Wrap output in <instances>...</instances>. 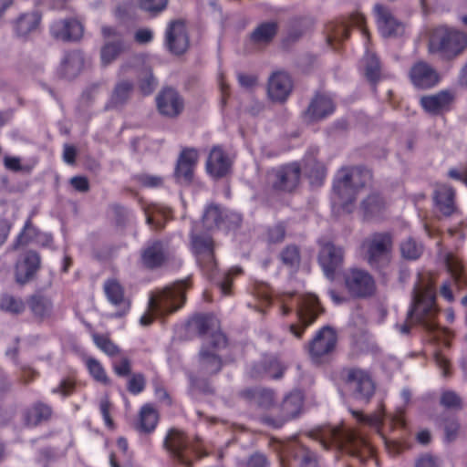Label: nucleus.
I'll return each instance as SVG.
<instances>
[{
	"label": "nucleus",
	"instance_id": "nucleus-1",
	"mask_svg": "<svg viewBox=\"0 0 467 467\" xmlns=\"http://www.w3.org/2000/svg\"><path fill=\"white\" fill-rule=\"evenodd\" d=\"M191 287V279L188 277L151 293L148 303L149 313L140 317V325L150 326L154 317H164L179 310L185 304L186 292Z\"/></svg>",
	"mask_w": 467,
	"mask_h": 467
},
{
	"label": "nucleus",
	"instance_id": "nucleus-2",
	"mask_svg": "<svg viewBox=\"0 0 467 467\" xmlns=\"http://www.w3.org/2000/svg\"><path fill=\"white\" fill-rule=\"evenodd\" d=\"M371 170L363 166L345 167L337 172L333 191L342 202V208L351 213L357 192L372 181Z\"/></svg>",
	"mask_w": 467,
	"mask_h": 467
},
{
	"label": "nucleus",
	"instance_id": "nucleus-3",
	"mask_svg": "<svg viewBox=\"0 0 467 467\" xmlns=\"http://www.w3.org/2000/svg\"><path fill=\"white\" fill-rule=\"evenodd\" d=\"M438 309L434 294L427 288H420L417 283L412 290L411 306L408 311L407 322L421 325L428 332L439 329L435 317Z\"/></svg>",
	"mask_w": 467,
	"mask_h": 467
},
{
	"label": "nucleus",
	"instance_id": "nucleus-4",
	"mask_svg": "<svg viewBox=\"0 0 467 467\" xmlns=\"http://www.w3.org/2000/svg\"><path fill=\"white\" fill-rule=\"evenodd\" d=\"M467 48V33L447 26L436 27L430 37L429 51L451 60Z\"/></svg>",
	"mask_w": 467,
	"mask_h": 467
},
{
	"label": "nucleus",
	"instance_id": "nucleus-5",
	"mask_svg": "<svg viewBox=\"0 0 467 467\" xmlns=\"http://www.w3.org/2000/svg\"><path fill=\"white\" fill-rule=\"evenodd\" d=\"M362 247L365 249L367 264L379 272L386 269L392 258L393 236L389 232H378L367 238Z\"/></svg>",
	"mask_w": 467,
	"mask_h": 467
},
{
	"label": "nucleus",
	"instance_id": "nucleus-6",
	"mask_svg": "<svg viewBox=\"0 0 467 467\" xmlns=\"http://www.w3.org/2000/svg\"><path fill=\"white\" fill-rule=\"evenodd\" d=\"M199 441L197 439L196 443L192 442L182 431L172 428L169 430L164 439L163 447L173 461L185 467H192L193 454L198 459L205 455L201 451Z\"/></svg>",
	"mask_w": 467,
	"mask_h": 467
},
{
	"label": "nucleus",
	"instance_id": "nucleus-7",
	"mask_svg": "<svg viewBox=\"0 0 467 467\" xmlns=\"http://www.w3.org/2000/svg\"><path fill=\"white\" fill-rule=\"evenodd\" d=\"M300 177L301 167L297 162L272 168L265 175V192L273 194L291 193L299 185Z\"/></svg>",
	"mask_w": 467,
	"mask_h": 467
},
{
	"label": "nucleus",
	"instance_id": "nucleus-8",
	"mask_svg": "<svg viewBox=\"0 0 467 467\" xmlns=\"http://www.w3.org/2000/svg\"><path fill=\"white\" fill-rule=\"evenodd\" d=\"M342 280L344 288L351 299H369L377 294L376 280L366 269L350 267L342 274Z\"/></svg>",
	"mask_w": 467,
	"mask_h": 467
},
{
	"label": "nucleus",
	"instance_id": "nucleus-9",
	"mask_svg": "<svg viewBox=\"0 0 467 467\" xmlns=\"http://www.w3.org/2000/svg\"><path fill=\"white\" fill-rule=\"evenodd\" d=\"M342 377L355 400L365 403L370 401L375 394L376 385L367 370L358 368H345Z\"/></svg>",
	"mask_w": 467,
	"mask_h": 467
},
{
	"label": "nucleus",
	"instance_id": "nucleus-10",
	"mask_svg": "<svg viewBox=\"0 0 467 467\" xmlns=\"http://www.w3.org/2000/svg\"><path fill=\"white\" fill-rule=\"evenodd\" d=\"M365 18L359 13L351 14L348 16H342L327 25V41L334 49L349 36L350 26H356L361 28L364 36L368 37V32L364 26Z\"/></svg>",
	"mask_w": 467,
	"mask_h": 467
},
{
	"label": "nucleus",
	"instance_id": "nucleus-11",
	"mask_svg": "<svg viewBox=\"0 0 467 467\" xmlns=\"http://www.w3.org/2000/svg\"><path fill=\"white\" fill-rule=\"evenodd\" d=\"M101 36L104 44L100 49V59L101 64L105 67L130 49V44L125 38V34L115 26H103Z\"/></svg>",
	"mask_w": 467,
	"mask_h": 467
},
{
	"label": "nucleus",
	"instance_id": "nucleus-12",
	"mask_svg": "<svg viewBox=\"0 0 467 467\" xmlns=\"http://www.w3.org/2000/svg\"><path fill=\"white\" fill-rule=\"evenodd\" d=\"M337 335L334 328L325 326L306 345L307 353L314 363L323 362L337 347Z\"/></svg>",
	"mask_w": 467,
	"mask_h": 467
},
{
	"label": "nucleus",
	"instance_id": "nucleus-13",
	"mask_svg": "<svg viewBox=\"0 0 467 467\" xmlns=\"http://www.w3.org/2000/svg\"><path fill=\"white\" fill-rule=\"evenodd\" d=\"M303 396L299 391L289 393L283 400L280 406V413L276 418L272 416H262L260 420L265 425L278 429L285 422L298 417L303 408Z\"/></svg>",
	"mask_w": 467,
	"mask_h": 467
},
{
	"label": "nucleus",
	"instance_id": "nucleus-14",
	"mask_svg": "<svg viewBox=\"0 0 467 467\" xmlns=\"http://www.w3.org/2000/svg\"><path fill=\"white\" fill-rule=\"evenodd\" d=\"M172 258L167 243L161 240L147 242L140 251V263L149 270H155L164 266Z\"/></svg>",
	"mask_w": 467,
	"mask_h": 467
},
{
	"label": "nucleus",
	"instance_id": "nucleus-15",
	"mask_svg": "<svg viewBox=\"0 0 467 467\" xmlns=\"http://www.w3.org/2000/svg\"><path fill=\"white\" fill-rule=\"evenodd\" d=\"M42 266V258L38 252L26 250L15 265V280L20 285H25L35 280Z\"/></svg>",
	"mask_w": 467,
	"mask_h": 467
},
{
	"label": "nucleus",
	"instance_id": "nucleus-16",
	"mask_svg": "<svg viewBox=\"0 0 467 467\" xmlns=\"http://www.w3.org/2000/svg\"><path fill=\"white\" fill-rule=\"evenodd\" d=\"M345 251L332 242L322 244L318 253V263L329 280H334L337 271L343 266Z\"/></svg>",
	"mask_w": 467,
	"mask_h": 467
},
{
	"label": "nucleus",
	"instance_id": "nucleus-17",
	"mask_svg": "<svg viewBox=\"0 0 467 467\" xmlns=\"http://www.w3.org/2000/svg\"><path fill=\"white\" fill-rule=\"evenodd\" d=\"M319 300L315 296H310L304 301L297 311L299 323L289 326L290 332L297 338H301L305 329L313 324L317 317L323 313Z\"/></svg>",
	"mask_w": 467,
	"mask_h": 467
},
{
	"label": "nucleus",
	"instance_id": "nucleus-18",
	"mask_svg": "<svg viewBox=\"0 0 467 467\" xmlns=\"http://www.w3.org/2000/svg\"><path fill=\"white\" fill-rule=\"evenodd\" d=\"M373 9L378 29L383 37H398L403 35L405 25L393 16L388 6L376 4Z\"/></svg>",
	"mask_w": 467,
	"mask_h": 467
},
{
	"label": "nucleus",
	"instance_id": "nucleus-19",
	"mask_svg": "<svg viewBox=\"0 0 467 467\" xmlns=\"http://www.w3.org/2000/svg\"><path fill=\"white\" fill-rule=\"evenodd\" d=\"M159 113L166 118L175 119L184 109V99L173 88H163L156 97Z\"/></svg>",
	"mask_w": 467,
	"mask_h": 467
},
{
	"label": "nucleus",
	"instance_id": "nucleus-20",
	"mask_svg": "<svg viewBox=\"0 0 467 467\" xmlns=\"http://www.w3.org/2000/svg\"><path fill=\"white\" fill-rule=\"evenodd\" d=\"M191 243L201 266L207 272H213L216 266L213 238L208 234H192Z\"/></svg>",
	"mask_w": 467,
	"mask_h": 467
},
{
	"label": "nucleus",
	"instance_id": "nucleus-21",
	"mask_svg": "<svg viewBox=\"0 0 467 467\" xmlns=\"http://www.w3.org/2000/svg\"><path fill=\"white\" fill-rule=\"evenodd\" d=\"M336 106L331 98L317 93L303 111L302 118L306 123H315L327 118L335 111Z\"/></svg>",
	"mask_w": 467,
	"mask_h": 467
},
{
	"label": "nucleus",
	"instance_id": "nucleus-22",
	"mask_svg": "<svg viewBox=\"0 0 467 467\" xmlns=\"http://www.w3.org/2000/svg\"><path fill=\"white\" fill-rule=\"evenodd\" d=\"M198 158V151L193 148H185L181 151L174 170V178L178 183L190 185L192 182Z\"/></svg>",
	"mask_w": 467,
	"mask_h": 467
},
{
	"label": "nucleus",
	"instance_id": "nucleus-23",
	"mask_svg": "<svg viewBox=\"0 0 467 467\" xmlns=\"http://www.w3.org/2000/svg\"><path fill=\"white\" fill-rule=\"evenodd\" d=\"M233 161L220 145L213 146L208 155L205 168L207 173L215 180H220L231 173Z\"/></svg>",
	"mask_w": 467,
	"mask_h": 467
},
{
	"label": "nucleus",
	"instance_id": "nucleus-24",
	"mask_svg": "<svg viewBox=\"0 0 467 467\" xmlns=\"http://www.w3.org/2000/svg\"><path fill=\"white\" fill-rule=\"evenodd\" d=\"M165 46L174 55H182L189 47V37L184 23L174 20L169 23L165 33Z\"/></svg>",
	"mask_w": 467,
	"mask_h": 467
},
{
	"label": "nucleus",
	"instance_id": "nucleus-25",
	"mask_svg": "<svg viewBox=\"0 0 467 467\" xmlns=\"http://www.w3.org/2000/svg\"><path fill=\"white\" fill-rule=\"evenodd\" d=\"M432 199L435 208L446 217L451 216L458 211L456 191L448 183L436 182Z\"/></svg>",
	"mask_w": 467,
	"mask_h": 467
},
{
	"label": "nucleus",
	"instance_id": "nucleus-26",
	"mask_svg": "<svg viewBox=\"0 0 467 467\" xmlns=\"http://www.w3.org/2000/svg\"><path fill=\"white\" fill-rule=\"evenodd\" d=\"M292 90L293 80L287 72L277 70L271 74L267 82V93L273 101L285 102Z\"/></svg>",
	"mask_w": 467,
	"mask_h": 467
},
{
	"label": "nucleus",
	"instance_id": "nucleus-27",
	"mask_svg": "<svg viewBox=\"0 0 467 467\" xmlns=\"http://www.w3.org/2000/svg\"><path fill=\"white\" fill-rule=\"evenodd\" d=\"M103 291L108 301L115 306H119V310L112 314L111 317L120 318L126 316L130 309V300L125 296V290L121 284L115 278L105 281Z\"/></svg>",
	"mask_w": 467,
	"mask_h": 467
},
{
	"label": "nucleus",
	"instance_id": "nucleus-28",
	"mask_svg": "<svg viewBox=\"0 0 467 467\" xmlns=\"http://www.w3.org/2000/svg\"><path fill=\"white\" fill-rule=\"evenodd\" d=\"M410 78L411 83L420 89L431 88L441 79L437 70L425 61H418L411 67Z\"/></svg>",
	"mask_w": 467,
	"mask_h": 467
},
{
	"label": "nucleus",
	"instance_id": "nucleus-29",
	"mask_svg": "<svg viewBox=\"0 0 467 467\" xmlns=\"http://www.w3.org/2000/svg\"><path fill=\"white\" fill-rule=\"evenodd\" d=\"M52 416L53 408L41 400L33 402L22 411V420L26 428H36L48 422Z\"/></svg>",
	"mask_w": 467,
	"mask_h": 467
},
{
	"label": "nucleus",
	"instance_id": "nucleus-30",
	"mask_svg": "<svg viewBox=\"0 0 467 467\" xmlns=\"http://www.w3.org/2000/svg\"><path fill=\"white\" fill-rule=\"evenodd\" d=\"M286 367L273 355L265 356L261 360L255 362L250 368V376L259 379L265 375L271 379H279L283 378Z\"/></svg>",
	"mask_w": 467,
	"mask_h": 467
},
{
	"label": "nucleus",
	"instance_id": "nucleus-31",
	"mask_svg": "<svg viewBox=\"0 0 467 467\" xmlns=\"http://www.w3.org/2000/svg\"><path fill=\"white\" fill-rule=\"evenodd\" d=\"M453 95L448 90H441L432 95L422 96L420 104L429 114L438 116L451 109Z\"/></svg>",
	"mask_w": 467,
	"mask_h": 467
},
{
	"label": "nucleus",
	"instance_id": "nucleus-32",
	"mask_svg": "<svg viewBox=\"0 0 467 467\" xmlns=\"http://www.w3.org/2000/svg\"><path fill=\"white\" fill-rule=\"evenodd\" d=\"M50 33L57 40L76 41L82 36L83 26L76 19L57 20L51 25Z\"/></svg>",
	"mask_w": 467,
	"mask_h": 467
},
{
	"label": "nucleus",
	"instance_id": "nucleus-33",
	"mask_svg": "<svg viewBox=\"0 0 467 467\" xmlns=\"http://www.w3.org/2000/svg\"><path fill=\"white\" fill-rule=\"evenodd\" d=\"M134 84L130 80H120L114 86L110 97L105 106L106 109H119L123 108L131 99Z\"/></svg>",
	"mask_w": 467,
	"mask_h": 467
},
{
	"label": "nucleus",
	"instance_id": "nucleus-34",
	"mask_svg": "<svg viewBox=\"0 0 467 467\" xmlns=\"http://www.w3.org/2000/svg\"><path fill=\"white\" fill-rule=\"evenodd\" d=\"M240 397L254 402L264 410H269L275 404V394L273 389L265 388H247L240 391Z\"/></svg>",
	"mask_w": 467,
	"mask_h": 467
},
{
	"label": "nucleus",
	"instance_id": "nucleus-35",
	"mask_svg": "<svg viewBox=\"0 0 467 467\" xmlns=\"http://www.w3.org/2000/svg\"><path fill=\"white\" fill-rule=\"evenodd\" d=\"M291 456L296 467H326L320 456L302 443H296L291 449Z\"/></svg>",
	"mask_w": 467,
	"mask_h": 467
},
{
	"label": "nucleus",
	"instance_id": "nucleus-36",
	"mask_svg": "<svg viewBox=\"0 0 467 467\" xmlns=\"http://www.w3.org/2000/svg\"><path fill=\"white\" fill-rule=\"evenodd\" d=\"M198 364L200 371L208 376L217 375L223 367V358L204 346L199 351Z\"/></svg>",
	"mask_w": 467,
	"mask_h": 467
},
{
	"label": "nucleus",
	"instance_id": "nucleus-37",
	"mask_svg": "<svg viewBox=\"0 0 467 467\" xmlns=\"http://www.w3.org/2000/svg\"><path fill=\"white\" fill-rule=\"evenodd\" d=\"M387 208L385 199L377 192L370 193L360 204L364 220L370 221L380 218Z\"/></svg>",
	"mask_w": 467,
	"mask_h": 467
},
{
	"label": "nucleus",
	"instance_id": "nucleus-38",
	"mask_svg": "<svg viewBox=\"0 0 467 467\" xmlns=\"http://www.w3.org/2000/svg\"><path fill=\"white\" fill-rule=\"evenodd\" d=\"M279 25L276 21H266L259 24L250 34V40L258 46L269 45L276 36Z\"/></svg>",
	"mask_w": 467,
	"mask_h": 467
},
{
	"label": "nucleus",
	"instance_id": "nucleus-39",
	"mask_svg": "<svg viewBox=\"0 0 467 467\" xmlns=\"http://www.w3.org/2000/svg\"><path fill=\"white\" fill-rule=\"evenodd\" d=\"M314 26L313 18L309 16H296L288 21L286 27V40L296 42L306 34Z\"/></svg>",
	"mask_w": 467,
	"mask_h": 467
},
{
	"label": "nucleus",
	"instance_id": "nucleus-40",
	"mask_svg": "<svg viewBox=\"0 0 467 467\" xmlns=\"http://www.w3.org/2000/svg\"><path fill=\"white\" fill-rule=\"evenodd\" d=\"M27 304L33 316L39 321L48 318L52 314V301L43 295H32L28 298Z\"/></svg>",
	"mask_w": 467,
	"mask_h": 467
},
{
	"label": "nucleus",
	"instance_id": "nucleus-41",
	"mask_svg": "<svg viewBox=\"0 0 467 467\" xmlns=\"http://www.w3.org/2000/svg\"><path fill=\"white\" fill-rule=\"evenodd\" d=\"M189 326L197 331L200 337H202L217 330L220 327V321L213 315L198 314L190 319Z\"/></svg>",
	"mask_w": 467,
	"mask_h": 467
},
{
	"label": "nucleus",
	"instance_id": "nucleus-42",
	"mask_svg": "<svg viewBox=\"0 0 467 467\" xmlns=\"http://www.w3.org/2000/svg\"><path fill=\"white\" fill-rule=\"evenodd\" d=\"M83 66V58L78 53L67 54L61 62L59 74L62 78L71 79L76 78Z\"/></svg>",
	"mask_w": 467,
	"mask_h": 467
},
{
	"label": "nucleus",
	"instance_id": "nucleus-43",
	"mask_svg": "<svg viewBox=\"0 0 467 467\" xmlns=\"http://www.w3.org/2000/svg\"><path fill=\"white\" fill-rule=\"evenodd\" d=\"M159 421V414L152 404H145L140 411L139 430L144 433L153 431Z\"/></svg>",
	"mask_w": 467,
	"mask_h": 467
},
{
	"label": "nucleus",
	"instance_id": "nucleus-44",
	"mask_svg": "<svg viewBox=\"0 0 467 467\" xmlns=\"http://www.w3.org/2000/svg\"><path fill=\"white\" fill-rule=\"evenodd\" d=\"M40 23V16L36 13L21 15L15 22L14 27L18 36H26L36 30Z\"/></svg>",
	"mask_w": 467,
	"mask_h": 467
},
{
	"label": "nucleus",
	"instance_id": "nucleus-45",
	"mask_svg": "<svg viewBox=\"0 0 467 467\" xmlns=\"http://www.w3.org/2000/svg\"><path fill=\"white\" fill-rule=\"evenodd\" d=\"M41 235L40 231L33 225L32 215H30L26 221L22 231L16 236L14 242V249H17L20 246H25L31 242L36 241L38 236Z\"/></svg>",
	"mask_w": 467,
	"mask_h": 467
},
{
	"label": "nucleus",
	"instance_id": "nucleus-46",
	"mask_svg": "<svg viewBox=\"0 0 467 467\" xmlns=\"http://www.w3.org/2000/svg\"><path fill=\"white\" fill-rule=\"evenodd\" d=\"M400 249L401 256L407 260H417L423 253V245L412 237L402 241Z\"/></svg>",
	"mask_w": 467,
	"mask_h": 467
},
{
	"label": "nucleus",
	"instance_id": "nucleus-47",
	"mask_svg": "<svg viewBox=\"0 0 467 467\" xmlns=\"http://www.w3.org/2000/svg\"><path fill=\"white\" fill-rule=\"evenodd\" d=\"M223 221V213L218 205L212 204L206 208L202 215V223L207 230L219 228Z\"/></svg>",
	"mask_w": 467,
	"mask_h": 467
},
{
	"label": "nucleus",
	"instance_id": "nucleus-48",
	"mask_svg": "<svg viewBox=\"0 0 467 467\" xmlns=\"http://www.w3.org/2000/svg\"><path fill=\"white\" fill-rule=\"evenodd\" d=\"M158 86V80L154 77L152 70L149 67H145L140 73L138 78V87L143 96H149Z\"/></svg>",
	"mask_w": 467,
	"mask_h": 467
},
{
	"label": "nucleus",
	"instance_id": "nucleus-49",
	"mask_svg": "<svg viewBox=\"0 0 467 467\" xmlns=\"http://www.w3.org/2000/svg\"><path fill=\"white\" fill-rule=\"evenodd\" d=\"M117 446L121 451V455L117 456L115 453L109 455V463L111 467H130V460L128 453L129 444L124 437L117 440Z\"/></svg>",
	"mask_w": 467,
	"mask_h": 467
},
{
	"label": "nucleus",
	"instance_id": "nucleus-50",
	"mask_svg": "<svg viewBox=\"0 0 467 467\" xmlns=\"http://www.w3.org/2000/svg\"><path fill=\"white\" fill-rule=\"evenodd\" d=\"M85 363L90 376L94 380L103 385L110 384V379H109L105 368L98 359L89 357L86 358Z\"/></svg>",
	"mask_w": 467,
	"mask_h": 467
},
{
	"label": "nucleus",
	"instance_id": "nucleus-51",
	"mask_svg": "<svg viewBox=\"0 0 467 467\" xmlns=\"http://www.w3.org/2000/svg\"><path fill=\"white\" fill-rule=\"evenodd\" d=\"M280 260L286 267L297 269L300 265V250L298 246L290 244L285 246L280 253Z\"/></svg>",
	"mask_w": 467,
	"mask_h": 467
},
{
	"label": "nucleus",
	"instance_id": "nucleus-52",
	"mask_svg": "<svg viewBox=\"0 0 467 467\" xmlns=\"http://www.w3.org/2000/svg\"><path fill=\"white\" fill-rule=\"evenodd\" d=\"M365 76L372 84L379 80L380 64L379 58L373 54H367L365 57Z\"/></svg>",
	"mask_w": 467,
	"mask_h": 467
},
{
	"label": "nucleus",
	"instance_id": "nucleus-53",
	"mask_svg": "<svg viewBox=\"0 0 467 467\" xmlns=\"http://www.w3.org/2000/svg\"><path fill=\"white\" fill-rule=\"evenodd\" d=\"M92 338L96 346L109 357H115L119 354V348L107 335L94 333Z\"/></svg>",
	"mask_w": 467,
	"mask_h": 467
},
{
	"label": "nucleus",
	"instance_id": "nucleus-54",
	"mask_svg": "<svg viewBox=\"0 0 467 467\" xmlns=\"http://www.w3.org/2000/svg\"><path fill=\"white\" fill-rule=\"evenodd\" d=\"M0 308L4 311L18 315L25 310L26 306L21 298L5 294L0 299Z\"/></svg>",
	"mask_w": 467,
	"mask_h": 467
},
{
	"label": "nucleus",
	"instance_id": "nucleus-55",
	"mask_svg": "<svg viewBox=\"0 0 467 467\" xmlns=\"http://www.w3.org/2000/svg\"><path fill=\"white\" fill-rule=\"evenodd\" d=\"M168 2L169 0H138V5L150 16H156L166 9Z\"/></svg>",
	"mask_w": 467,
	"mask_h": 467
},
{
	"label": "nucleus",
	"instance_id": "nucleus-56",
	"mask_svg": "<svg viewBox=\"0 0 467 467\" xmlns=\"http://www.w3.org/2000/svg\"><path fill=\"white\" fill-rule=\"evenodd\" d=\"M346 451L352 456L359 457V450L366 445V441L353 432H348L344 436Z\"/></svg>",
	"mask_w": 467,
	"mask_h": 467
},
{
	"label": "nucleus",
	"instance_id": "nucleus-57",
	"mask_svg": "<svg viewBox=\"0 0 467 467\" xmlns=\"http://www.w3.org/2000/svg\"><path fill=\"white\" fill-rule=\"evenodd\" d=\"M441 405L446 409L460 410L462 409V399L454 391L447 390L442 392L440 400Z\"/></svg>",
	"mask_w": 467,
	"mask_h": 467
},
{
	"label": "nucleus",
	"instance_id": "nucleus-58",
	"mask_svg": "<svg viewBox=\"0 0 467 467\" xmlns=\"http://www.w3.org/2000/svg\"><path fill=\"white\" fill-rule=\"evenodd\" d=\"M146 387V379L142 373H134L130 376L127 389L133 395H138L144 390Z\"/></svg>",
	"mask_w": 467,
	"mask_h": 467
},
{
	"label": "nucleus",
	"instance_id": "nucleus-59",
	"mask_svg": "<svg viewBox=\"0 0 467 467\" xmlns=\"http://www.w3.org/2000/svg\"><path fill=\"white\" fill-rule=\"evenodd\" d=\"M306 171L310 179L322 182L326 176V169L322 163L311 161L305 166Z\"/></svg>",
	"mask_w": 467,
	"mask_h": 467
},
{
	"label": "nucleus",
	"instance_id": "nucleus-60",
	"mask_svg": "<svg viewBox=\"0 0 467 467\" xmlns=\"http://www.w3.org/2000/svg\"><path fill=\"white\" fill-rule=\"evenodd\" d=\"M351 414L360 423L368 424L370 426H379L383 422V416L381 414L364 415L362 412L351 410Z\"/></svg>",
	"mask_w": 467,
	"mask_h": 467
},
{
	"label": "nucleus",
	"instance_id": "nucleus-61",
	"mask_svg": "<svg viewBox=\"0 0 467 467\" xmlns=\"http://www.w3.org/2000/svg\"><path fill=\"white\" fill-rule=\"evenodd\" d=\"M134 179L144 187H159L163 183V180L160 176L150 175L146 173L137 174Z\"/></svg>",
	"mask_w": 467,
	"mask_h": 467
},
{
	"label": "nucleus",
	"instance_id": "nucleus-62",
	"mask_svg": "<svg viewBox=\"0 0 467 467\" xmlns=\"http://www.w3.org/2000/svg\"><path fill=\"white\" fill-rule=\"evenodd\" d=\"M4 166L6 170L18 172V171H30L29 167L23 166L21 164V159L19 157H13V156H5L4 157Z\"/></svg>",
	"mask_w": 467,
	"mask_h": 467
},
{
	"label": "nucleus",
	"instance_id": "nucleus-63",
	"mask_svg": "<svg viewBox=\"0 0 467 467\" xmlns=\"http://www.w3.org/2000/svg\"><path fill=\"white\" fill-rule=\"evenodd\" d=\"M210 334V346L215 349H222L226 348L228 344V339L226 336L221 331L219 327L217 330L212 331Z\"/></svg>",
	"mask_w": 467,
	"mask_h": 467
},
{
	"label": "nucleus",
	"instance_id": "nucleus-64",
	"mask_svg": "<svg viewBox=\"0 0 467 467\" xmlns=\"http://www.w3.org/2000/svg\"><path fill=\"white\" fill-rule=\"evenodd\" d=\"M113 370L119 377H128L131 373V362L128 358H122L119 362L113 363Z\"/></svg>",
	"mask_w": 467,
	"mask_h": 467
}]
</instances>
